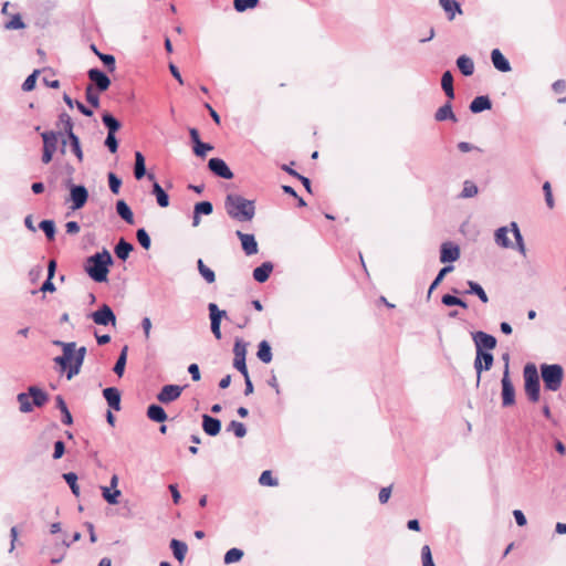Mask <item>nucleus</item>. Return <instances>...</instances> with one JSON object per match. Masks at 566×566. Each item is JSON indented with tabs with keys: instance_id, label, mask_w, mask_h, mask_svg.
<instances>
[{
	"instance_id": "2",
	"label": "nucleus",
	"mask_w": 566,
	"mask_h": 566,
	"mask_svg": "<svg viewBox=\"0 0 566 566\" xmlns=\"http://www.w3.org/2000/svg\"><path fill=\"white\" fill-rule=\"evenodd\" d=\"M224 208L229 217L240 222L251 221L255 214L254 201L237 193L227 196Z\"/></svg>"
},
{
	"instance_id": "55",
	"label": "nucleus",
	"mask_w": 566,
	"mask_h": 566,
	"mask_svg": "<svg viewBox=\"0 0 566 566\" xmlns=\"http://www.w3.org/2000/svg\"><path fill=\"white\" fill-rule=\"evenodd\" d=\"M259 483L265 486H276L279 484L277 479L273 478L272 472L270 470H265L261 473L259 478Z\"/></svg>"
},
{
	"instance_id": "62",
	"label": "nucleus",
	"mask_w": 566,
	"mask_h": 566,
	"mask_svg": "<svg viewBox=\"0 0 566 566\" xmlns=\"http://www.w3.org/2000/svg\"><path fill=\"white\" fill-rule=\"evenodd\" d=\"M421 559H422V566H436L431 549L428 545L422 546L421 548Z\"/></svg>"
},
{
	"instance_id": "47",
	"label": "nucleus",
	"mask_w": 566,
	"mask_h": 566,
	"mask_svg": "<svg viewBox=\"0 0 566 566\" xmlns=\"http://www.w3.org/2000/svg\"><path fill=\"white\" fill-rule=\"evenodd\" d=\"M66 136L70 140V145H71V149H72L73 154L76 156L78 161H82L83 160V151L81 148L80 138L75 134H71V135H66Z\"/></svg>"
},
{
	"instance_id": "41",
	"label": "nucleus",
	"mask_w": 566,
	"mask_h": 566,
	"mask_svg": "<svg viewBox=\"0 0 566 566\" xmlns=\"http://www.w3.org/2000/svg\"><path fill=\"white\" fill-rule=\"evenodd\" d=\"M103 124L107 128V133H114L120 128V123L111 113H104L102 116Z\"/></svg>"
},
{
	"instance_id": "34",
	"label": "nucleus",
	"mask_w": 566,
	"mask_h": 566,
	"mask_svg": "<svg viewBox=\"0 0 566 566\" xmlns=\"http://www.w3.org/2000/svg\"><path fill=\"white\" fill-rule=\"evenodd\" d=\"M439 3L448 14L449 20H453L457 13H462L461 6L455 0H439Z\"/></svg>"
},
{
	"instance_id": "28",
	"label": "nucleus",
	"mask_w": 566,
	"mask_h": 566,
	"mask_svg": "<svg viewBox=\"0 0 566 566\" xmlns=\"http://www.w3.org/2000/svg\"><path fill=\"white\" fill-rule=\"evenodd\" d=\"M117 214L128 224H134V213L125 200L116 202Z\"/></svg>"
},
{
	"instance_id": "33",
	"label": "nucleus",
	"mask_w": 566,
	"mask_h": 566,
	"mask_svg": "<svg viewBox=\"0 0 566 566\" xmlns=\"http://www.w3.org/2000/svg\"><path fill=\"white\" fill-rule=\"evenodd\" d=\"M457 66L464 76H471L474 73L473 60L467 55L457 59Z\"/></svg>"
},
{
	"instance_id": "58",
	"label": "nucleus",
	"mask_w": 566,
	"mask_h": 566,
	"mask_svg": "<svg viewBox=\"0 0 566 566\" xmlns=\"http://www.w3.org/2000/svg\"><path fill=\"white\" fill-rule=\"evenodd\" d=\"M258 2H259V0H234L233 4H234V9L238 12H243L247 9H252V8L256 7Z\"/></svg>"
},
{
	"instance_id": "38",
	"label": "nucleus",
	"mask_w": 566,
	"mask_h": 566,
	"mask_svg": "<svg viewBox=\"0 0 566 566\" xmlns=\"http://www.w3.org/2000/svg\"><path fill=\"white\" fill-rule=\"evenodd\" d=\"M55 401H56V408L62 412L63 415V418H62V422L66 426H70L73 423V418H72V415L67 408V405L66 402L64 401L63 397L62 396H56L55 397Z\"/></svg>"
},
{
	"instance_id": "48",
	"label": "nucleus",
	"mask_w": 566,
	"mask_h": 566,
	"mask_svg": "<svg viewBox=\"0 0 566 566\" xmlns=\"http://www.w3.org/2000/svg\"><path fill=\"white\" fill-rule=\"evenodd\" d=\"M63 479L69 484L72 493L75 496H78L80 495V488H78V484H77V475L74 472H67V473L63 474Z\"/></svg>"
},
{
	"instance_id": "31",
	"label": "nucleus",
	"mask_w": 566,
	"mask_h": 566,
	"mask_svg": "<svg viewBox=\"0 0 566 566\" xmlns=\"http://www.w3.org/2000/svg\"><path fill=\"white\" fill-rule=\"evenodd\" d=\"M153 181L151 193L156 197L157 203L161 208H166L169 206V196L164 190V188L155 180Z\"/></svg>"
},
{
	"instance_id": "36",
	"label": "nucleus",
	"mask_w": 566,
	"mask_h": 566,
	"mask_svg": "<svg viewBox=\"0 0 566 566\" xmlns=\"http://www.w3.org/2000/svg\"><path fill=\"white\" fill-rule=\"evenodd\" d=\"M468 290L464 292L465 294H473L476 295L481 302L488 303L489 297L483 287L475 281H468L467 282Z\"/></svg>"
},
{
	"instance_id": "37",
	"label": "nucleus",
	"mask_w": 566,
	"mask_h": 566,
	"mask_svg": "<svg viewBox=\"0 0 566 566\" xmlns=\"http://www.w3.org/2000/svg\"><path fill=\"white\" fill-rule=\"evenodd\" d=\"M256 356L264 364H269L272 360V349L269 342H260L258 346Z\"/></svg>"
},
{
	"instance_id": "40",
	"label": "nucleus",
	"mask_w": 566,
	"mask_h": 566,
	"mask_svg": "<svg viewBox=\"0 0 566 566\" xmlns=\"http://www.w3.org/2000/svg\"><path fill=\"white\" fill-rule=\"evenodd\" d=\"M127 353H128V346H124L119 353V356L115 363V366L113 368L114 373L122 377L125 371V366L127 361Z\"/></svg>"
},
{
	"instance_id": "51",
	"label": "nucleus",
	"mask_w": 566,
	"mask_h": 566,
	"mask_svg": "<svg viewBox=\"0 0 566 566\" xmlns=\"http://www.w3.org/2000/svg\"><path fill=\"white\" fill-rule=\"evenodd\" d=\"M213 211V206L210 201H200L195 205L193 212L196 214L209 216Z\"/></svg>"
},
{
	"instance_id": "54",
	"label": "nucleus",
	"mask_w": 566,
	"mask_h": 566,
	"mask_svg": "<svg viewBox=\"0 0 566 566\" xmlns=\"http://www.w3.org/2000/svg\"><path fill=\"white\" fill-rule=\"evenodd\" d=\"M136 238L142 248H144L145 250H148L150 248L151 240L148 232L144 228H140L136 231Z\"/></svg>"
},
{
	"instance_id": "9",
	"label": "nucleus",
	"mask_w": 566,
	"mask_h": 566,
	"mask_svg": "<svg viewBox=\"0 0 566 566\" xmlns=\"http://www.w3.org/2000/svg\"><path fill=\"white\" fill-rule=\"evenodd\" d=\"M53 345L60 346L63 350L61 356H56L53 361L60 366L61 370H66L67 363H70L73 358L74 349L76 346L75 342H62V340H53Z\"/></svg>"
},
{
	"instance_id": "22",
	"label": "nucleus",
	"mask_w": 566,
	"mask_h": 566,
	"mask_svg": "<svg viewBox=\"0 0 566 566\" xmlns=\"http://www.w3.org/2000/svg\"><path fill=\"white\" fill-rule=\"evenodd\" d=\"M492 108V102L488 95L476 96L469 106L473 114H478Z\"/></svg>"
},
{
	"instance_id": "12",
	"label": "nucleus",
	"mask_w": 566,
	"mask_h": 566,
	"mask_svg": "<svg viewBox=\"0 0 566 566\" xmlns=\"http://www.w3.org/2000/svg\"><path fill=\"white\" fill-rule=\"evenodd\" d=\"M70 197L72 201V209L77 210L86 203L88 199V191L83 185H71Z\"/></svg>"
},
{
	"instance_id": "63",
	"label": "nucleus",
	"mask_w": 566,
	"mask_h": 566,
	"mask_svg": "<svg viewBox=\"0 0 566 566\" xmlns=\"http://www.w3.org/2000/svg\"><path fill=\"white\" fill-rule=\"evenodd\" d=\"M108 186L113 193L117 195L119 192L122 180L114 172L108 174Z\"/></svg>"
},
{
	"instance_id": "10",
	"label": "nucleus",
	"mask_w": 566,
	"mask_h": 566,
	"mask_svg": "<svg viewBox=\"0 0 566 566\" xmlns=\"http://www.w3.org/2000/svg\"><path fill=\"white\" fill-rule=\"evenodd\" d=\"M472 339L474 342L476 352H490L496 346V338L493 335L482 331L473 333Z\"/></svg>"
},
{
	"instance_id": "7",
	"label": "nucleus",
	"mask_w": 566,
	"mask_h": 566,
	"mask_svg": "<svg viewBox=\"0 0 566 566\" xmlns=\"http://www.w3.org/2000/svg\"><path fill=\"white\" fill-rule=\"evenodd\" d=\"M211 332L217 339H221V321L227 317V312L220 310L216 303L208 304Z\"/></svg>"
},
{
	"instance_id": "46",
	"label": "nucleus",
	"mask_w": 566,
	"mask_h": 566,
	"mask_svg": "<svg viewBox=\"0 0 566 566\" xmlns=\"http://www.w3.org/2000/svg\"><path fill=\"white\" fill-rule=\"evenodd\" d=\"M39 228L44 232L49 240H53L55 237V223L53 220H42L39 223Z\"/></svg>"
},
{
	"instance_id": "13",
	"label": "nucleus",
	"mask_w": 566,
	"mask_h": 566,
	"mask_svg": "<svg viewBox=\"0 0 566 566\" xmlns=\"http://www.w3.org/2000/svg\"><path fill=\"white\" fill-rule=\"evenodd\" d=\"M87 76L92 85L95 86L98 92H105L111 85L109 77L99 69L94 67L88 70Z\"/></svg>"
},
{
	"instance_id": "42",
	"label": "nucleus",
	"mask_w": 566,
	"mask_h": 566,
	"mask_svg": "<svg viewBox=\"0 0 566 566\" xmlns=\"http://www.w3.org/2000/svg\"><path fill=\"white\" fill-rule=\"evenodd\" d=\"M30 394L29 391L28 392H20L18 394L17 396V400L20 405L19 409L21 412L23 413H28V412H31L33 410V405L32 402L30 401Z\"/></svg>"
},
{
	"instance_id": "53",
	"label": "nucleus",
	"mask_w": 566,
	"mask_h": 566,
	"mask_svg": "<svg viewBox=\"0 0 566 566\" xmlns=\"http://www.w3.org/2000/svg\"><path fill=\"white\" fill-rule=\"evenodd\" d=\"M476 358H480V360L483 364V367L485 370H490L494 363V356L492 353L485 350V352H476Z\"/></svg>"
},
{
	"instance_id": "20",
	"label": "nucleus",
	"mask_w": 566,
	"mask_h": 566,
	"mask_svg": "<svg viewBox=\"0 0 566 566\" xmlns=\"http://www.w3.org/2000/svg\"><path fill=\"white\" fill-rule=\"evenodd\" d=\"M202 429L208 436L216 437L217 434H219L221 430V421L218 418H213L209 415H203Z\"/></svg>"
},
{
	"instance_id": "25",
	"label": "nucleus",
	"mask_w": 566,
	"mask_h": 566,
	"mask_svg": "<svg viewBox=\"0 0 566 566\" xmlns=\"http://www.w3.org/2000/svg\"><path fill=\"white\" fill-rule=\"evenodd\" d=\"M30 397L32 398V405L35 407L44 406L49 400V395L38 386H30L29 388Z\"/></svg>"
},
{
	"instance_id": "1",
	"label": "nucleus",
	"mask_w": 566,
	"mask_h": 566,
	"mask_svg": "<svg viewBox=\"0 0 566 566\" xmlns=\"http://www.w3.org/2000/svg\"><path fill=\"white\" fill-rule=\"evenodd\" d=\"M114 260L109 251L103 249L101 252H96L86 258L84 270L94 282L103 283L107 281L109 266H112Z\"/></svg>"
},
{
	"instance_id": "29",
	"label": "nucleus",
	"mask_w": 566,
	"mask_h": 566,
	"mask_svg": "<svg viewBox=\"0 0 566 566\" xmlns=\"http://www.w3.org/2000/svg\"><path fill=\"white\" fill-rule=\"evenodd\" d=\"M509 233V227H500L494 232V241L495 243L504 249H511L513 248L512 241L507 237Z\"/></svg>"
},
{
	"instance_id": "52",
	"label": "nucleus",
	"mask_w": 566,
	"mask_h": 566,
	"mask_svg": "<svg viewBox=\"0 0 566 566\" xmlns=\"http://www.w3.org/2000/svg\"><path fill=\"white\" fill-rule=\"evenodd\" d=\"M24 28L25 23L22 21V18L19 13L13 14L11 19L4 24L6 30H19Z\"/></svg>"
},
{
	"instance_id": "27",
	"label": "nucleus",
	"mask_w": 566,
	"mask_h": 566,
	"mask_svg": "<svg viewBox=\"0 0 566 566\" xmlns=\"http://www.w3.org/2000/svg\"><path fill=\"white\" fill-rule=\"evenodd\" d=\"M134 250V245L126 241L124 238H120L118 242L115 245V254L116 256L122 260L126 261L129 256V253Z\"/></svg>"
},
{
	"instance_id": "56",
	"label": "nucleus",
	"mask_w": 566,
	"mask_h": 566,
	"mask_svg": "<svg viewBox=\"0 0 566 566\" xmlns=\"http://www.w3.org/2000/svg\"><path fill=\"white\" fill-rule=\"evenodd\" d=\"M85 97L90 105L97 108L99 106V97L97 93L94 92V86L92 84L86 86Z\"/></svg>"
},
{
	"instance_id": "3",
	"label": "nucleus",
	"mask_w": 566,
	"mask_h": 566,
	"mask_svg": "<svg viewBox=\"0 0 566 566\" xmlns=\"http://www.w3.org/2000/svg\"><path fill=\"white\" fill-rule=\"evenodd\" d=\"M524 390L531 402H537L541 398L539 375L535 364L527 363L523 368Z\"/></svg>"
},
{
	"instance_id": "11",
	"label": "nucleus",
	"mask_w": 566,
	"mask_h": 566,
	"mask_svg": "<svg viewBox=\"0 0 566 566\" xmlns=\"http://www.w3.org/2000/svg\"><path fill=\"white\" fill-rule=\"evenodd\" d=\"M86 347L81 346L80 348L74 349L73 358L70 363H67V368L66 370H64L66 373V378L69 380L80 374L81 367L84 363Z\"/></svg>"
},
{
	"instance_id": "35",
	"label": "nucleus",
	"mask_w": 566,
	"mask_h": 566,
	"mask_svg": "<svg viewBox=\"0 0 566 566\" xmlns=\"http://www.w3.org/2000/svg\"><path fill=\"white\" fill-rule=\"evenodd\" d=\"M441 87L449 99L454 98V88H453V75L450 71H446L441 77Z\"/></svg>"
},
{
	"instance_id": "19",
	"label": "nucleus",
	"mask_w": 566,
	"mask_h": 566,
	"mask_svg": "<svg viewBox=\"0 0 566 566\" xmlns=\"http://www.w3.org/2000/svg\"><path fill=\"white\" fill-rule=\"evenodd\" d=\"M103 397L113 410H120V391L116 387H107L103 390Z\"/></svg>"
},
{
	"instance_id": "26",
	"label": "nucleus",
	"mask_w": 566,
	"mask_h": 566,
	"mask_svg": "<svg viewBox=\"0 0 566 566\" xmlns=\"http://www.w3.org/2000/svg\"><path fill=\"white\" fill-rule=\"evenodd\" d=\"M434 119L437 122H444L449 119L454 123L458 120L457 116L452 111V105L450 101L437 109L434 114Z\"/></svg>"
},
{
	"instance_id": "14",
	"label": "nucleus",
	"mask_w": 566,
	"mask_h": 566,
	"mask_svg": "<svg viewBox=\"0 0 566 566\" xmlns=\"http://www.w3.org/2000/svg\"><path fill=\"white\" fill-rule=\"evenodd\" d=\"M208 168L216 176L223 179H232L233 172L227 165V163L221 158H210L208 161Z\"/></svg>"
},
{
	"instance_id": "5",
	"label": "nucleus",
	"mask_w": 566,
	"mask_h": 566,
	"mask_svg": "<svg viewBox=\"0 0 566 566\" xmlns=\"http://www.w3.org/2000/svg\"><path fill=\"white\" fill-rule=\"evenodd\" d=\"M90 317L97 325H102V326H107V325L115 326L116 325V315H115L114 311L112 310V307L107 304L101 305L98 307V310H96L95 312H92L90 314Z\"/></svg>"
},
{
	"instance_id": "61",
	"label": "nucleus",
	"mask_w": 566,
	"mask_h": 566,
	"mask_svg": "<svg viewBox=\"0 0 566 566\" xmlns=\"http://www.w3.org/2000/svg\"><path fill=\"white\" fill-rule=\"evenodd\" d=\"M97 56L103 62V64L107 67L109 72H113L116 66V61L114 55L112 54H105V53H97Z\"/></svg>"
},
{
	"instance_id": "23",
	"label": "nucleus",
	"mask_w": 566,
	"mask_h": 566,
	"mask_svg": "<svg viewBox=\"0 0 566 566\" xmlns=\"http://www.w3.org/2000/svg\"><path fill=\"white\" fill-rule=\"evenodd\" d=\"M146 415L151 421L158 423H163L168 419L165 409L156 403H151L148 406Z\"/></svg>"
},
{
	"instance_id": "16",
	"label": "nucleus",
	"mask_w": 566,
	"mask_h": 566,
	"mask_svg": "<svg viewBox=\"0 0 566 566\" xmlns=\"http://www.w3.org/2000/svg\"><path fill=\"white\" fill-rule=\"evenodd\" d=\"M182 392V387L178 385H166L157 395V400L161 403H169L177 400Z\"/></svg>"
},
{
	"instance_id": "59",
	"label": "nucleus",
	"mask_w": 566,
	"mask_h": 566,
	"mask_svg": "<svg viewBox=\"0 0 566 566\" xmlns=\"http://www.w3.org/2000/svg\"><path fill=\"white\" fill-rule=\"evenodd\" d=\"M213 146L207 143L198 142L193 145V153L196 156L203 158L208 151L212 150Z\"/></svg>"
},
{
	"instance_id": "49",
	"label": "nucleus",
	"mask_w": 566,
	"mask_h": 566,
	"mask_svg": "<svg viewBox=\"0 0 566 566\" xmlns=\"http://www.w3.org/2000/svg\"><path fill=\"white\" fill-rule=\"evenodd\" d=\"M228 431H232L237 438H243L247 434V428L242 422L237 420L230 421L227 427Z\"/></svg>"
},
{
	"instance_id": "50",
	"label": "nucleus",
	"mask_w": 566,
	"mask_h": 566,
	"mask_svg": "<svg viewBox=\"0 0 566 566\" xmlns=\"http://www.w3.org/2000/svg\"><path fill=\"white\" fill-rule=\"evenodd\" d=\"M243 557V551L240 548H231L229 549L224 555V563L226 564H232L239 562Z\"/></svg>"
},
{
	"instance_id": "32",
	"label": "nucleus",
	"mask_w": 566,
	"mask_h": 566,
	"mask_svg": "<svg viewBox=\"0 0 566 566\" xmlns=\"http://www.w3.org/2000/svg\"><path fill=\"white\" fill-rule=\"evenodd\" d=\"M61 135V133L55 132H44L41 134V137L43 139V150H49L51 153H55L57 147V136Z\"/></svg>"
},
{
	"instance_id": "24",
	"label": "nucleus",
	"mask_w": 566,
	"mask_h": 566,
	"mask_svg": "<svg viewBox=\"0 0 566 566\" xmlns=\"http://www.w3.org/2000/svg\"><path fill=\"white\" fill-rule=\"evenodd\" d=\"M273 271V264L271 262H263L261 265L253 270V279L259 283L268 281L271 272Z\"/></svg>"
},
{
	"instance_id": "45",
	"label": "nucleus",
	"mask_w": 566,
	"mask_h": 566,
	"mask_svg": "<svg viewBox=\"0 0 566 566\" xmlns=\"http://www.w3.org/2000/svg\"><path fill=\"white\" fill-rule=\"evenodd\" d=\"M441 302L446 306H460L463 308L468 307L467 302H464L462 298L451 295V294H444L441 298Z\"/></svg>"
},
{
	"instance_id": "43",
	"label": "nucleus",
	"mask_w": 566,
	"mask_h": 566,
	"mask_svg": "<svg viewBox=\"0 0 566 566\" xmlns=\"http://www.w3.org/2000/svg\"><path fill=\"white\" fill-rule=\"evenodd\" d=\"M102 490V495H103V499L108 503V504H117L118 503V497L120 496L122 492L119 490H114L112 491L113 489L108 488V486H102L101 488Z\"/></svg>"
},
{
	"instance_id": "60",
	"label": "nucleus",
	"mask_w": 566,
	"mask_h": 566,
	"mask_svg": "<svg viewBox=\"0 0 566 566\" xmlns=\"http://www.w3.org/2000/svg\"><path fill=\"white\" fill-rule=\"evenodd\" d=\"M478 193V187L472 181H465L461 192L462 198H472Z\"/></svg>"
},
{
	"instance_id": "21",
	"label": "nucleus",
	"mask_w": 566,
	"mask_h": 566,
	"mask_svg": "<svg viewBox=\"0 0 566 566\" xmlns=\"http://www.w3.org/2000/svg\"><path fill=\"white\" fill-rule=\"evenodd\" d=\"M491 61L497 71L503 73L511 71V64L509 60L502 54V52L499 49L492 50Z\"/></svg>"
},
{
	"instance_id": "8",
	"label": "nucleus",
	"mask_w": 566,
	"mask_h": 566,
	"mask_svg": "<svg viewBox=\"0 0 566 566\" xmlns=\"http://www.w3.org/2000/svg\"><path fill=\"white\" fill-rule=\"evenodd\" d=\"M502 385V405L503 407H510L515 403V388L511 381L507 366H504L503 377L501 379Z\"/></svg>"
},
{
	"instance_id": "6",
	"label": "nucleus",
	"mask_w": 566,
	"mask_h": 566,
	"mask_svg": "<svg viewBox=\"0 0 566 566\" xmlns=\"http://www.w3.org/2000/svg\"><path fill=\"white\" fill-rule=\"evenodd\" d=\"M233 354H234L233 367L235 369H238L243 375V377L249 376V371H248L247 363H245L247 343H244L240 338H237L234 346H233Z\"/></svg>"
},
{
	"instance_id": "30",
	"label": "nucleus",
	"mask_w": 566,
	"mask_h": 566,
	"mask_svg": "<svg viewBox=\"0 0 566 566\" xmlns=\"http://www.w3.org/2000/svg\"><path fill=\"white\" fill-rule=\"evenodd\" d=\"M170 548L172 551L174 557L179 563H182L185 560L186 554L188 552L187 544L185 542L174 538L170 541Z\"/></svg>"
},
{
	"instance_id": "64",
	"label": "nucleus",
	"mask_w": 566,
	"mask_h": 566,
	"mask_svg": "<svg viewBox=\"0 0 566 566\" xmlns=\"http://www.w3.org/2000/svg\"><path fill=\"white\" fill-rule=\"evenodd\" d=\"M104 144L111 153H116L118 149V142L114 133H107Z\"/></svg>"
},
{
	"instance_id": "15",
	"label": "nucleus",
	"mask_w": 566,
	"mask_h": 566,
	"mask_svg": "<svg viewBox=\"0 0 566 566\" xmlns=\"http://www.w3.org/2000/svg\"><path fill=\"white\" fill-rule=\"evenodd\" d=\"M460 258V248L451 241L443 242L440 247V262L452 263Z\"/></svg>"
},
{
	"instance_id": "57",
	"label": "nucleus",
	"mask_w": 566,
	"mask_h": 566,
	"mask_svg": "<svg viewBox=\"0 0 566 566\" xmlns=\"http://www.w3.org/2000/svg\"><path fill=\"white\" fill-rule=\"evenodd\" d=\"M40 74V70H34L23 82L22 90L30 92L35 87L36 78Z\"/></svg>"
},
{
	"instance_id": "18",
	"label": "nucleus",
	"mask_w": 566,
	"mask_h": 566,
	"mask_svg": "<svg viewBox=\"0 0 566 566\" xmlns=\"http://www.w3.org/2000/svg\"><path fill=\"white\" fill-rule=\"evenodd\" d=\"M134 176L137 180H140L145 176L149 180H155V175L146 171L145 157L140 151L135 153Z\"/></svg>"
},
{
	"instance_id": "44",
	"label": "nucleus",
	"mask_w": 566,
	"mask_h": 566,
	"mask_svg": "<svg viewBox=\"0 0 566 566\" xmlns=\"http://www.w3.org/2000/svg\"><path fill=\"white\" fill-rule=\"evenodd\" d=\"M198 271L200 275L208 282L213 283L216 281V274L214 272L208 268L201 259L197 261Z\"/></svg>"
},
{
	"instance_id": "17",
	"label": "nucleus",
	"mask_w": 566,
	"mask_h": 566,
	"mask_svg": "<svg viewBox=\"0 0 566 566\" xmlns=\"http://www.w3.org/2000/svg\"><path fill=\"white\" fill-rule=\"evenodd\" d=\"M237 237L241 241L242 250L247 255H253L256 254L259 251L258 242L255 240V237L250 233H243L242 231L238 230L235 232Z\"/></svg>"
},
{
	"instance_id": "4",
	"label": "nucleus",
	"mask_w": 566,
	"mask_h": 566,
	"mask_svg": "<svg viewBox=\"0 0 566 566\" xmlns=\"http://www.w3.org/2000/svg\"><path fill=\"white\" fill-rule=\"evenodd\" d=\"M539 370L546 390L557 391L562 387L564 369L559 364H542Z\"/></svg>"
},
{
	"instance_id": "39",
	"label": "nucleus",
	"mask_w": 566,
	"mask_h": 566,
	"mask_svg": "<svg viewBox=\"0 0 566 566\" xmlns=\"http://www.w3.org/2000/svg\"><path fill=\"white\" fill-rule=\"evenodd\" d=\"M453 265H446L443 266L439 273L437 274V276L434 277V280L432 281V283L430 284L429 286V290H428V295L427 297L430 298L431 296V293L439 286V284L442 282V280L444 279V276L452 272L453 271Z\"/></svg>"
}]
</instances>
